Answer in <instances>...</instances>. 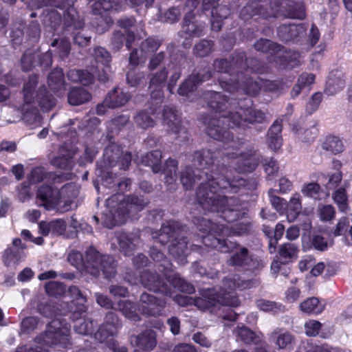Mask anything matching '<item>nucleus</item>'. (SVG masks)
I'll use <instances>...</instances> for the list:
<instances>
[{
	"mask_svg": "<svg viewBox=\"0 0 352 352\" xmlns=\"http://www.w3.org/2000/svg\"><path fill=\"white\" fill-rule=\"evenodd\" d=\"M213 43L208 40H202L194 47V52L197 56L204 57L208 56L212 50Z\"/></svg>",
	"mask_w": 352,
	"mask_h": 352,
	"instance_id": "56",
	"label": "nucleus"
},
{
	"mask_svg": "<svg viewBox=\"0 0 352 352\" xmlns=\"http://www.w3.org/2000/svg\"><path fill=\"white\" fill-rule=\"evenodd\" d=\"M235 334L237 341L240 340L248 344L258 343L263 336L262 333H260L259 335H256L254 331L244 326L238 327L235 330Z\"/></svg>",
	"mask_w": 352,
	"mask_h": 352,
	"instance_id": "37",
	"label": "nucleus"
},
{
	"mask_svg": "<svg viewBox=\"0 0 352 352\" xmlns=\"http://www.w3.org/2000/svg\"><path fill=\"white\" fill-rule=\"evenodd\" d=\"M301 191L307 197H312L315 199H322L320 196L322 193L321 188L317 183L311 182L304 184Z\"/></svg>",
	"mask_w": 352,
	"mask_h": 352,
	"instance_id": "52",
	"label": "nucleus"
},
{
	"mask_svg": "<svg viewBox=\"0 0 352 352\" xmlns=\"http://www.w3.org/2000/svg\"><path fill=\"white\" fill-rule=\"evenodd\" d=\"M163 123L175 133H186V130L181 126L180 117L172 107H166L162 113Z\"/></svg>",
	"mask_w": 352,
	"mask_h": 352,
	"instance_id": "27",
	"label": "nucleus"
},
{
	"mask_svg": "<svg viewBox=\"0 0 352 352\" xmlns=\"http://www.w3.org/2000/svg\"><path fill=\"white\" fill-rule=\"evenodd\" d=\"M48 85L50 88L58 96H63L65 91L64 74L61 68H56L48 76Z\"/></svg>",
	"mask_w": 352,
	"mask_h": 352,
	"instance_id": "28",
	"label": "nucleus"
},
{
	"mask_svg": "<svg viewBox=\"0 0 352 352\" xmlns=\"http://www.w3.org/2000/svg\"><path fill=\"white\" fill-rule=\"evenodd\" d=\"M193 222L197 228L201 232L206 233L201 236L202 243L217 250L221 252H230L227 265L233 267L239 272H250L254 273L263 267V263L257 258H254L249 250L239 243L227 241L221 236H241L248 234L251 225L249 222H241L229 226L227 224L212 223L204 217H195Z\"/></svg>",
	"mask_w": 352,
	"mask_h": 352,
	"instance_id": "3",
	"label": "nucleus"
},
{
	"mask_svg": "<svg viewBox=\"0 0 352 352\" xmlns=\"http://www.w3.org/2000/svg\"><path fill=\"white\" fill-rule=\"evenodd\" d=\"M214 72L212 74L208 70H195L178 89V94L188 96L197 86L210 78H217L222 89L228 92L236 91L250 96H254L261 90L278 91L284 89L282 81H271L255 78L257 74L267 72V67L255 59H247L244 52L237 53L232 58L228 66L227 60H216L214 63Z\"/></svg>",
	"mask_w": 352,
	"mask_h": 352,
	"instance_id": "2",
	"label": "nucleus"
},
{
	"mask_svg": "<svg viewBox=\"0 0 352 352\" xmlns=\"http://www.w3.org/2000/svg\"><path fill=\"white\" fill-rule=\"evenodd\" d=\"M106 203L107 210L102 214V221L104 226L112 228L125 223L129 218H136L137 213L145 208L148 201L136 195L124 198L123 195L118 193L110 197Z\"/></svg>",
	"mask_w": 352,
	"mask_h": 352,
	"instance_id": "9",
	"label": "nucleus"
},
{
	"mask_svg": "<svg viewBox=\"0 0 352 352\" xmlns=\"http://www.w3.org/2000/svg\"><path fill=\"white\" fill-rule=\"evenodd\" d=\"M78 193L79 186L74 183L67 184L59 190L49 185H42L36 192V204L48 211L63 213L73 208L74 200Z\"/></svg>",
	"mask_w": 352,
	"mask_h": 352,
	"instance_id": "10",
	"label": "nucleus"
},
{
	"mask_svg": "<svg viewBox=\"0 0 352 352\" xmlns=\"http://www.w3.org/2000/svg\"><path fill=\"white\" fill-rule=\"evenodd\" d=\"M151 114L154 118H151L148 112L142 111L139 112L134 118L135 124L142 129H146L149 127H153L155 125V119L157 118V108H151Z\"/></svg>",
	"mask_w": 352,
	"mask_h": 352,
	"instance_id": "40",
	"label": "nucleus"
},
{
	"mask_svg": "<svg viewBox=\"0 0 352 352\" xmlns=\"http://www.w3.org/2000/svg\"><path fill=\"white\" fill-rule=\"evenodd\" d=\"M230 14V9L222 5H219L217 8L211 11V28L212 30L218 32L221 30L223 19H226Z\"/></svg>",
	"mask_w": 352,
	"mask_h": 352,
	"instance_id": "35",
	"label": "nucleus"
},
{
	"mask_svg": "<svg viewBox=\"0 0 352 352\" xmlns=\"http://www.w3.org/2000/svg\"><path fill=\"white\" fill-rule=\"evenodd\" d=\"M301 201L302 197L298 192L294 193L290 197L287 208V218L289 221H294L300 214L302 209Z\"/></svg>",
	"mask_w": 352,
	"mask_h": 352,
	"instance_id": "36",
	"label": "nucleus"
},
{
	"mask_svg": "<svg viewBox=\"0 0 352 352\" xmlns=\"http://www.w3.org/2000/svg\"><path fill=\"white\" fill-rule=\"evenodd\" d=\"M281 46L280 52L273 60L275 65L281 69H293L300 65V54L296 51H283Z\"/></svg>",
	"mask_w": 352,
	"mask_h": 352,
	"instance_id": "24",
	"label": "nucleus"
},
{
	"mask_svg": "<svg viewBox=\"0 0 352 352\" xmlns=\"http://www.w3.org/2000/svg\"><path fill=\"white\" fill-rule=\"evenodd\" d=\"M43 23L48 31L59 33L58 29L62 25L61 15L54 9L45 10L43 13Z\"/></svg>",
	"mask_w": 352,
	"mask_h": 352,
	"instance_id": "32",
	"label": "nucleus"
},
{
	"mask_svg": "<svg viewBox=\"0 0 352 352\" xmlns=\"http://www.w3.org/2000/svg\"><path fill=\"white\" fill-rule=\"evenodd\" d=\"M25 257L24 251L19 249L8 248L4 252L3 261L6 265H15L23 261Z\"/></svg>",
	"mask_w": 352,
	"mask_h": 352,
	"instance_id": "43",
	"label": "nucleus"
},
{
	"mask_svg": "<svg viewBox=\"0 0 352 352\" xmlns=\"http://www.w3.org/2000/svg\"><path fill=\"white\" fill-rule=\"evenodd\" d=\"M276 191V190L274 189L269 190L268 195L270 202L278 212L280 214H283L285 213L287 214V201L285 199L275 195L274 192Z\"/></svg>",
	"mask_w": 352,
	"mask_h": 352,
	"instance_id": "49",
	"label": "nucleus"
},
{
	"mask_svg": "<svg viewBox=\"0 0 352 352\" xmlns=\"http://www.w3.org/2000/svg\"><path fill=\"white\" fill-rule=\"evenodd\" d=\"M120 327L118 317L113 312L106 315L105 321L95 333V338L100 343H106L113 352H127L124 346H119L114 336Z\"/></svg>",
	"mask_w": 352,
	"mask_h": 352,
	"instance_id": "17",
	"label": "nucleus"
},
{
	"mask_svg": "<svg viewBox=\"0 0 352 352\" xmlns=\"http://www.w3.org/2000/svg\"><path fill=\"white\" fill-rule=\"evenodd\" d=\"M41 233L45 236L63 234L67 228L66 222L63 219H55L50 222L41 221L38 225Z\"/></svg>",
	"mask_w": 352,
	"mask_h": 352,
	"instance_id": "30",
	"label": "nucleus"
},
{
	"mask_svg": "<svg viewBox=\"0 0 352 352\" xmlns=\"http://www.w3.org/2000/svg\"><path fill=\"white\" fill-rule=\"evenodd\" d=\"M270 340L280 350L290 351L293 349L295 342L294 336L290 332L282 329L274 330L270 335Z\"/></svg>",
	"mask_w": 352,
	"mask_h": 352,
	"instance_id": "26",
	"label": "nucleus"
},
{
	"mask_svg": "<svg viewBox=\"0 0 352 352\" xmlns=\"http://www.w3.org/2000/svg\"><path fill=\"white\" fill-rule=\"evenodd\" d=\"M256 50L269 54V61L274 63L273 60L276 58L281 51V45L274 43L268 39H260L254 44Z\"/></svg>",
	"mask_w": 352,
	"mask_h": 352,
	"instance_id": "33",
	"label": "nucleus"
},
{
	"mask_svg": "<svg viewBox=\"0 0 352 352\" xmlns=\"http://www.w3.org/2000/svg\"><path fill=\"white\" fill-rule=\"evenodd\" d=\"M167 76L168 71L164 67L162 70L155 73L151 78L149 85L151 97L153 100L156 101V104H158V100L161 101V99L163 98L162 89Z\"/></svg>",
	"mask_w": 352,
	"mask_h": 352,
	"instance_id": "23",
	"label": "nucleus"
},
{
	"mask_svg": "<svg viewBox=\"0 0 352 352\" xmlns=\"http://www.w3.org/2000/svg\"><path fill=\"white\" fill-rule=\"evenodd\" d=\"M256 283V280H245L239 275H229L223 278L219 292L215 288H210L202 290L201 296L197 298L178 294L173 296V300L181 307L194 305L201 310L218 314L217 311L221 309L223 311L226 307L239 305V300L234 293L236 289L251 288Z\"/></svg>",
	"mask_w": 352,
	"mask_h": 352,
	"instance_id": "4",
	"label": "nucleus"
},
{
	"mask_svg": "<svg viewBox=\"0 0 352 352\" xmlns=\"http://www.w3.org/2000/svg\"><path fill=\"white\" fill-rule=\"evenodd\" d=\"M130 98L131 95L128 92L116 87L108 93L104 98V104L113 109L124 105Z\"/></svg>",
	"mask_w": 352,
	"mask_h": 352,
	"instance_id": "29",
	"label": "nucleus"
},
{
	"mask_svg": "<svg viewBox=\"0 0 352 352\" xmlns=\"http://www.w3.org/2000/svg\"><path fill=\"white\" fill-rule=\"evenodd\" d=\"M94 56L98 64L96 67L91 66L86 69H70L67 74L68 79L86 86L94 83L96 77L99 81H107L111 73L110 54L104 48L97 47L94 50Z\"/></svg>",
	"mask_w": 352,
	"mask_h": 352,
	"instance_id": "14",
	"label": "nucleus"
},
{
	"mask_svg": "<svg viewBox=\"0 0 352 352\" xmlns=\"http://www.w3.org/2000/svg\"><path fill=\"white\" fill-rule=\"evenodd\" d=\"M257 14L266 19L283 16L301 19L305 16V8L301 1L260 0L250 2L244 6L240 12V17L248 21Z\"/></svg>",
	"mask_w": 352,
	"mask_h": 352,
	"instance_id": "8",
	"label": "nucleus"
},
{
	"mask_svg": "<svg viewBox=\"0 0 352 352\" xmlns=\"http://www.w3.org/2000/svg\"><path fill=\"white\" fill-rule=\"evenodd\" d=\"M35 52L31 50H27L21 58V66L24 71H28L34 66Z\"/></svg>",
	"mask_w": 352,
	"mask_h": 352,
	"instance_id": "60",
	"label": "nucleus"
},
{
	"mask_svg": "<svg viewBox=\"0 0 352 352\" xmlns=\"http://www.w3.org/2000/svg\"><path fill=\"white\" fill-rule=\"evenodd\" d=\"M322 148L337 154L344 150V144L338 137L328 136L322 143Z\"/></svg>",
	"mask_w": 352,
	"mask_h": 352,
	"instance_id": "47",
	"label": "nucleus"
},
{
	"mask_svg": "<svg viewBox=\"0 0 352 352\" xmlns=\"http://www.w3.org/2000/svg\"><path fill=\"white\" fill-rule=\"evenodd\" d=\"M184 228L177 221H168L162 226L159 232L152 233L155 243L164 245L171 241L168 246L169 253L180 265L187 263L186 257L192 250H198L199 245H192L190 248L183 234Z\"/></svg>",
	"mask_w": 352,
	"mask_h": 352,
	"instance_id": "12",
	"label": "nucleus"
},
{
	"mask_svg": "<svg viewBox=\"0 0 352 352\" xmlns=\"http://www.w3.org/2000/svg\"><path fill=\"white\" fill-rule=\"evenodd\" d=\"M146 58V54L141 50H133L129 56V64L132 66L136 67L141 63H144Z\"/></svg>",
	"mask_w": 352,
	"mask_h": 352,
	"instance_id": "63",
	"label": "nucleus"
},
{
	"mask_svg": "<svg viewBox=\"0 0 352 352\" xmlns=\"http://www.w3.org/2000/svg\"><path fill=\"white\" fill-rule=\"evenodd\" d=\"M91 95L81 87L73 88L68 94V102L72 105H80L89 101Z\"/></svg>",
	"mask_w": 352,
	"mask_h": 352,
	"instance_id": "39",
	"label": "nucleus"
},
{
	"mask_svg": "<svg viewBox=\"0 0 352 352\" xmlns=\"http://www.w3.org/2000/svg\"><path fill=\"white\" fill-rule=\"evenodd\" d=\"M96 324L93 320H84L83 322H78L74 325L76 332L82 335H89L94 331Z\"/></svg>",
	"mask_w": 352,
	"mask_h": 352,
	"instance_id": "55",
	"label": "nucleus"
},
{
	"mask_svg": "<svg viewBox=\"0 0 352 352\" xmlns=\"http://www.w3.org/2000/svg\"><path fill=\"white\" fill-rule=\"evenodd\" d=\"M324 307L325 305L316 297L309 298L300 305V310L309 314H320L324 311Z\"/></svg>",
	"mask_w": 352,
	"mask_h": 352,
	"instance_id": "38",
	"label": "nucleus"
},
{
	"mask_svg": "<svg viewBox=\"0 0 352 352\" xmlns=\"http://www.w3.org/2000/svg\"><path fill=\"white\" fill-rule=\"evenodd\" d=\"M131 153H123L119 145L116 144L108 145L104 149L103 161L97 163V172L98 175L102 177L104 185L109 188L118 186L121 192L127 190L131 185V179L127 178L118 182L109 168L118 164L120 169L126 170L131 164Z\"/></svg>",
	"mask_w": 352,
	"mask_h": 352,
	"instance_id": "11",
	"label": "nucleus"
},
{
	"mask_svg": "<svg viewBox=\"0 0 352 352\" xmlns=\"http://www.w3.org/2000/svg\"><path fill=\"white\" fill-rule=\"evenodd\" d=\"M37 84V76L33 75L29 77L23 88V104L19 109L23 120L32 128L41 126L42 123V117L35 105L36 98L40 107L46 111L52 109L56 104V99L45 87H41L35 91Z\"/></svg>",
	"mask_w": 352,
	"mask_h": 352,
	"instance_id": "7",
	"label": "nucleus"
},
{
	"mask_svg": "<svg viewBox=\"0 0 352 352\" xmlns=\"http://www.w3.org/2000/svg\"><path fill=\"white\" fill-rule=\"evenodd\" d=\"M38 319L36 317H27L21 323V331L23 333H29L33 331L38 324Z\"/></svg>",
	"mask_w": 352,
	"mask_h": 352,
	"instance_id": "62",
	"label": "nucleus"
},
{
	"mask_svg": "<svg viewBox=\"0 0 352 352\" xmlns=\"http://www.w3.org/2000/svg\"><path fill=\"white\" fill-rule=\"evenodd\" d=\"M135 19L133 17H126L121 19L118 21L119 26L124 30L126 34V47L130 50L133 42L135 41V35L133 32L129 31V28L135 25Z\"/></svg>",
	"mask_w": 352,
	"mask_h": 352,
	"instance_id": "45",
	"label": "nucleus"
},
{
	"mask_svg": "<svg viewBox=\"0 0 352 352\" xmlns=\"http://www.w3.org/2000/svg\"><path fill=\"white\" fill-rule=\"evenodd\" d=\"M344 87V82L342 79L338 78L336 80H333L330 77L327 82L325 92L328 95H333L342 89Z\"/></svg>",
	"mask_w": 352,
	"mask_h": 352,
	"instance_id": "57",
	"label": "nucleus"
},
{
	"mask_svg": "<svg viewBox=\"0 0 352 352\" xmlns=\"http://www.w3.org/2000/svg\"><path fill=\"white\" fill-rule=\"evenodd\" d=\"M199 0H187L185 8L186 14L182 31V36L184 37L186 41L192 37H199L204 34L205 24L192 21L194 15L192 11L197 8Z\"/></svg>",
	"mask_w": 352,
	"mask_h": 352,
	"instance_id": "18",
	"label": "nucleus"
},
{
	"mask_svg": "<svg viewBox=\"0 0 352 352\" xmlns=\"http://www.w3.org/2000/svg\"><path fill=\"white\" fill-rule=\"evenodd\" d=\"M76 0H41L38 7L43 6H54L64 9V23L61 27L60 32L67 34L72 30L81 29L84 26V22L80 19L79 16L73 7Z\"/></svg>",
	"mask_w": 352,
	"mask_h": 352,
	"instance_id": "16",
	"label": "nucleus"
},
{
	"mask_svg": "<svg viewBox=\"0 0 352 352\" xmlns=\"http://www.w3.org/2000/svg\"><path fill=\"white\" fill-rule=\"evenodd\" d=\"M282 121L276 120L268 131L267 142L269 147L274 151H278L283 144L281 136Z\"/></svg>",
	"mask_w": 352,
	"mask_h": 352,
	"instance_id": "31",
	"label": "nucleus"
},
{
	"mask_svg": "<svg viewBox=\"0 0 352 352\" xmlns=\"http://www.w3.org/2000/svg\"><path fill=\"white\" fill-rule=\"evenodd\" d=\"M314 74L302 72L298 78L297 83L293 87L291 94L293 98L298 96L302 90L309 91L315 82Z\"/></svg>",
	"mask_w": 352,
	"mask_h": 352,
	"instance_id": "34",
	"label": "nucleus"
},
{
	"mask_svg": "<svg viewBox=\"0 0 352 352\" xmlns=\"http://www.w3.org/2000/svg\"><path fill=\"white\" fill-rule=\"evenodd\" d=\"M51 46L56 47L57 53L61 59L67 58L71 50L70 42L66 37L54 39L51 43Z\"/></svg>",
	"mask_w": 352,
	"mask_h": 352,
	"instance_id": "48",
	"label": "nucleus"
},
{
	"mask_svg": "<svg viewBox=\"0 0 352 352\" xmlns=\"http://www.w3.org/2000/svg\"><path fill=\"white\" fill-rule=\"evenodd\" d=\"M38 311L47 318H55L49 324L45 333L41 334L36 338V342L41 344L35 348H30L25 350L23 348L18 349L16 352H49L47 349H43L42 344L52 347V346L67 348L70 344V325L63 323L56 317L64 313L61 310L55 309L51 303H40L37 307Z\"/></svg>",
	"mask_w": 352,
	"mask_h": 352,
	"instance_id": "6",
	"label": "nucleus"
},
{
	"mask_svg": "<svg viewBox=\"0 0 352 352\" xmlns=\"http://www.w3.org/2000/svg\"><path fill=\"white\" fill-rule=\"evenodd\" d=\"M150 255L156 263H159L157 266L158 270L162 272L169 286L164 281V279L158 274H153L148 271H144L141 273L140 278L132 274L127 273L124 279L131 285H138L140 283L144 288L154 292H160L164 295L172 297L173 292L170 286L180 292L188 294L193 293L195 288L189 283L179 277V274L172 273V264L162 252V250H157L156 247L151 249Z\"/></svg>",
	"mask_w": 352,
	"mask_h": 352,
	"instance_id": "5",
	"label": "nucleus"
},
{
	"mask_svg": "<svg viewBox=\"0 0 352 352\" xmlns=\"http://www.w3.org/2000/svg\"><path fill=\"white\" fill-rule=\"evenodd\" d=\"M177 165L178 163L176 160L173 159H168L163 168V173L165 175L166 183L167 184L168 190H170L174 189Z\"/></svg>",
	"mask_w": 352,
	"mask_h": 352,
	"instance_id": "41",
	"label": "nucleus"
},
{
	"mask_svg": "<svg viewBox=\"0 0 352 352\" xmlns=\"http://www.w3.org/2000/svg\"><path fill=\"white\" fill-rule=\"evenodd\" d=\"M68 294L72 298L68 309L72 312V319L78 320L79 316L87 311V306L85 305L87 298L76 286L70 287L68 289Z\"/></svg>",
	"mask_w": 352,
	"mask_h": 352,
	"instance_id": "21",
	"label": "nucleus"
},
{
	"mask_svg": "<svg viewBox=\"0 0 352 352\" xmlns=\"http://www.w3.org/2000/svg\"><path fill=\"white\" fill-rule=\"evenodd\" d=\"M322 94L321 93H315L309 102L307 103L306 106V111L309 113L311 114L313 112H314L318 107H319L320 103L322 101Z\"/></svg>",
	"mask_w": 352,
	"mask_h": 352,
	"instance_id": "64",
	"label": "nucleus"
},
{
	"mask_svg": "<svg viewBox=\"0 0 352 352\" xmlns=\"http://www.w3.org/2000/svg\"><path fill=\"white\" fill-rule=\"evenodd\" d=\"M161 159V151H154L144 155L142 159V163L146 166H151L153 172L157 173L162 170L160 165Z\"/></svg>",
	"mask_w": 352,
	"mask_h": 352,
	"instance_id": "42",
	"label": "nucleus"
},
{
	"mask_svg": "<svg viewBox=\"0 0 352 352\" xmlns=\"http://www.w3.org/2000/svg\"><path fill=\"white\" fill-rule=\"evenodd\" d=\"M320 37V33L319 32L318 28L314 24H312L308 36L305 35V38H302L298 43H302L305 41H307L309 46L311 47L314 46L318 41H319Z\"/></svg>",
	"mask_w": 352,
	"mask_h": 352,
	"instance_id": "58",
	"label": "nucleus"
},
{
	"mask_svg": "<svg viewBox=\"0 0 352 352\" xmlns=\"http://www.w3.org/2000/svg\"><path fill=\"white\" fill-rule=\"evenodd\" d=\"M52 179L53 184L56 182V180H60L59 177H54V175L51 173H46L45 169L42 167H36L31 171L30 176V182L32 184L39 183L45 179Z\"/></svg>",
	"mask_w": 352,
	"mask_h": 352,
	"instance_id": "46",
	"label": "nucleus"
},
{
	"mask_svg": "<svg viewBox=\"0 0 352 352\" xmlns=\"http://www.w3.org/2000/svg\"><path fill=\"white\" fill-rule=\"evenodd\" d=\"M131 342L138 347L134 352H151L157 344L155 332L146 329L139 335L131 337Z\"/></svg>",
	"mask_w": 352,
	"mask_h": 352,
	"instance_id": "22",
	"label": "nucleus"
},
{
	"mask_svg": "<svg viewBox=\"0 0 352 352\" xmlns=\"http://www.w3.org/2000/svg\"><path fill=\"white\" fill-rule=\"evenodd\" d=\"M257 307L263 311L276 314L284 311V306L281 304L276 303L264 299H260L256 301Z\"/></svg>",
	"mask_w": 352,
	"mask_h": 352,
	"instance_id": "50",
	"label": "nucleus"
},
{
	"mask_svg": "<svg viewBox=\"0 0 352 352\" xmlns=\"http://www.w3.org/2000/svg\"><path fill=\"white\" fill-rule=\"evenodd\" d=\"M46 293L51 296H60L65 293V286L57 281H50L45 286Z\"/></svg>",
	"mask_w": 352,
	"mask_h": 352,
	"instance_id": "54",
	"label": "nucleus"
},
{
	"mask_svg": "<svg viewBox=\"0 0 352 352\" xmlns=\"http://www.w3.org/2000/svg\"><path fill=\"white\" fill-rule=\"evenodd\" d=\"M306 30L307 25L305 23L282 25L278 28L277 34L283 41L298 43L305 38Z\"/></svg>",
	"mask_w": 352,
	"mask_h": 352,
	"instance_id": "20",
	"label": "nucleus"
},
{
	"mask_svg": "<svg viewBox=\"0 0 352 352\" xmlns=\"http://www.w3.org/2000/svg\"><path fill=\"white\" fill-rule=\"evenodd\" d=\"M161 45L162 41L160 39L151 37L141 43L140 49L147 56L148 54L155 52Z\"/></svg>",
	"mask_w": 352,
	"mask_h": 352,
	"instance_id": "53",
	"label": "nucleus"
},
{
	"mask_svg": "<svg viewBox=\"0 0 352 352\" xmlns=\"http://www.w3.org/2000/svg\"><path fill=\"white\" fill-rule=\"evenodd\" d=\"M204 98L212 109L211 118H206L207 134L223 143V148L215 152L210 149L197 151L193 155L195 170L187 166L181 173L180 180L186 190L192 188L195 181L202 180L196 192V200L204 210L219 213L220 218L232 223L248 213V203L241 202L229 193H245L248 184L239 175H232L233 168L239 173L252 172L258 166L259 157L254 146L243 139L234 140L225 126L249 127L250 124L262 123L265 114L252 108L250 98L230 102L220 92L208 91Z\"/></svg>",
	"mask_w": 352,
	"mask_h": 352,
	"instance_id": "1",
	"label": "nucleus"
},
{
	"mask_svg": "<svg viewBox=\"0 0 352 352\" xmlns=\"http://www.w3.org/2000/svg\"><path fill=\"white\" fill-rule=\"evenodd\" d=\"M69 262L77 269L84 268L90 274L97 276L102 272L105 278H111L116 274V263L109 255H101L94 247H89L85 256L76 250L68 254Z\"/></svg>",
	"mask_w": 352,
	"mask_h": 352,
	"instance_id": "13",
	"label": "nucleus"
},
{
	"mask_svg": "<svg viewBox=\"0 0 352 352\" xmlns=\"http://www.w3.org/2000/svg\"><path fill=\"white\" fill-rule=\"evenodd\" d=\"M346 184L338 188L333 195V199L341 212H346L349 210L348 196L346 192Z\"/></svg>",
	"mask_w": 352,
	"mask_h": 352,
	"instance_id": "44",
	"label": "nucleus"
},
{
	"mask_svg": "<svg viewBox=\"0 0 352 352\" xmlns=\"http://www.w3.org/2000/svg\"><path fill=\"white\" fill-rule=\"evenodd\" d=\"M144 78V74L136 69H130L126 74V80L131 87H135L140 83Z\"/></svg>",
	"mask_w": 352,
	"mask_h": 352,
	"instance_id": "59",
	"label": "nucleus"
},
{
	"mask_svg": "<svg viewBox=\"0 0 352 352\" xmlns=\"http://www.w3.org/2000/svg\"><path fill=\"white\" fill-rule=\"evenodd\" d=\"M298 250L294 243H287L279 249V255L285 260L295 259L297 257Z\"/></svg>",
	"mask_w": 352,
	"mask_h": 352,
	"instance_id": "51",
	"label": "nucleus"
},
{
	"mask_svg": "<svg viewBox=\"0 0 352 352\" xmlns=\"http://www.w3.org/2000/svg\"><path fill=\"white\" fill-rule=\"evenodd\" d=\"M116 238L120 251L126 256L131 255L140 243V236L136 234L118 232Z\"/></svg>",
	"mask_w": 352,
	"mask_h": 352,
	"instance_id": "25",
	"label": "nucleus"
},
{
	"mask_svg": "<svg viewBox=\"0 0 352 352\" xmlns=\"http://www.w3.org/2000/svg\"><path fill=\"white\" fill-rule=\"evenodd\" d=\"M321 327L322 324L315 320H309L305 324V332L308 336H316Z\"/></svg>",
	"mask_w": 352,
	"mask_h": 352,
	"instance_id": "61",
	"label": "nucleus"
},
{
	"mask_svg": "<svg viewBox=\"0 0 352 352\" xmlns=\"http://www.w3.org/2000/svg\"><path fill=\"white\" fill-rule=\"evenodd\" d=\"M165 298H158L152 294L144 292L140 298V305L137 307L130 300H120L118 309L129 320L139 321L140 314L148 316H160L164 314L166 305Z\"/></svg>",
	"mask_w": 352,
	"mask_h": 352,
	"instance_id": "15",
	"label": "nucleus"
},
{
	"mask_svg": "<svg viewBox=\"0 0 352 352\" xmlns=\"http://www.w3.org/2000/svg\"><path fill=\"white\" fill-rule=\"evenodd\" d=\"M76 138V132L72 131L71 133V142L64 143L59 148L58 155L50 160V163L52 166L64 170H70L72 168L74 164L73 158L77 152L76 147L74 144Z\"/></svg>",
	"mask_w": 352,
	"mask_h": 352,
	"instance_id": "19",
	"label": "nucleus"
}]
</instances>
